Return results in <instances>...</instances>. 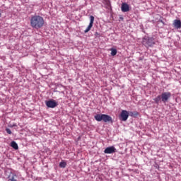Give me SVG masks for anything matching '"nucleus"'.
Segmentation results:
<instances>
[{"label":"nucleus","instance_id":"nucleus-1","mask_svg":"<svg viewBox=\"0 0 181 181\" xmlns=\"http://www.w3.org/2000/svg\"><path fill=\"white\" fill-rule=\"evenodd\" d=\"M30 22V26L33 29H40L45 26V19L40 16L35 15L31 16Z\"/></svg>","mask_w":181,"mask_h":181},{"label":"nucleus","instance_id":"nucleus-2","mask_svg":"<svg viewBox=\"0 0 181 181\" xmlns=\"http://www.w3.org/2000/svg\"><path fill=\"white\" fill-rule=\"evenodd\" d=\"M94 118L98 122H100V121L103 122H112V117L108 115L98 114L94 116Z\"/></svg>","mask_w":181,"mask_h":181},{"label":"nucleus","instance_id":"nucleus-3","mask_svg":"<svg viewBox=\"0 0 181 181\" xmlns=\"http://www.w3.org/2000/svg\"><path fill=\"white\" fill-rule=\"evenodd\" d=\"M142 43L146 47H152L155 45V40L152 37H144Z\"/></svg>","mask_w":181,"mask_h":181},{"label":"nucleus","instance_id":"nucleus-4","mask_svg":"<svg viewBox=\"0 0 181 181\" xmlns=\"http://www.w3.org/2000/svg\"><path fill=\"white\" fill-rule=\"evenodd\" d=\"M161 101L163 103H167L169 100V98L172 96L170 92H163L161 95Z\"/></svg>","mask_w":181,"mask_h":181},{"label":"nucleus","instance_id":"nucleus-5","mask_svg":"<svg viewBox=\"0 0 181 181\" xmlns=\"http://www.w3.org/2000/svg\"><path fill=\"white\" fill-rule=\"evenodd\" d=\"M45 105L48 108H56L59 104L54 100H50L45 101Z\"/></svg>","mask_w":181,"mask_h":181},{"label":"nucleus","instance_id":"nucleus-6","mask_svg":"<svg viewBox=\"0 0 181 181\" xmlns=\"http://www.w3.org/2000/svg\"><path fill=\"white\" fill-rule=\"evenodd\" d=\"M93 25H94V16H90V23L87 28L84 30V33H88L90 30H91V28H93Z\"/></svg>","mask_w":181,"mask_h":181},{"label":"nucleus","instance_id":"nucleus-7","mask_svg":"<svg viewBox=\"0 0 181 181\" xmlns=\"http://www.w3.org/2000/svg\"><path fill=\"white\" fill-rule=\"evenodd\" d=\"M115 152H117V148L114 146L107 147L104 151V153L107 154L115 153Z\"/></svg>","mask_w":181,"mask_h":181},{"label":"nucleus","instance_id":"nucleus-8","mask_svg":"<svg viewBox=\"0 0 181 181\" xmlns=\"http://www.w3.org/2000/svg\"><path fill=\"white\" fill-rule=\"evenodd\" d=\"M120 117L122 119V121H127L128 119V117H129V113L127 110H122Z\"/></svg>","mask_w":181,"mask_h":181},{"label":"nucleus","instance_id":"nucleus-9","mask_svg":"<svg viewBox=\"0 0 181 181\" xmlns=\"http://www.w3.org/2000/svg\"><path fill=\"white\" fill-rule=\"evenodd\" d=\"M173 26L175 29H180L181 28V21L180 20H175L173 22Z\"/></svg>","mask_w":181,"mask_h":181},{"label":"nucleus","instance_id":"nucleus-10","mask_svg":"<svg viewBox=\"0 0 181 181\" xmlns=\"http://www.w3.org/2000/svg\"><path fill=\"white\" fill-rule=\"evenodd\" d=\"M122 12H129V6L127 3H123L122 4Z\"/></svg>","mask_w":181,"mask_h":181},{"label":"nucleus","instance_id":"nucleus-11","mask_svg":"<svg viewBox=\"0 0 181 181\" xmlns=\"http://www.w3.org/2000/svg\"><path fill=\"white\" fill-rule=\"evenodd\" d=\"M16 174H13L12 173H11V175L8 176V180H11V181H18L16 180Z\"/></svg>","mask_w":181,"mask_h":181},{"label":"nucleus","instance_id":"nucleus-12","mask_svg":"<svg viewBox=\"0 0 181 181\" xmlns=\"http://www.w3.org/2000/svg\"><path fill=\"white\" fill-rule=\"evenodd\" d=\"M162 100V96L160 95H158L156 98L153 99L156 104H159L160 103V100Z\"/></svg>","mask_w":181,"mask_h":181},{"label":"nucleus","instance_id":"nucleus-13","mask_svg":"<svg viewBox=\"0 0 181 181\" xmlns=\"http://www.w3.org/2000/svg\"><path fill=\"white\" fill-rule=\"evenodd\" d=\"M11 146L13 148V149H18V144H16L15 141H11Z\"/></svg>","mask_w":181,"mask_h":181},{"label":"nucleus","instance_id":"nucleus-14","mask_svg":"<svg viewBox=\"0 0 181 181\" xmlns=\"http://www.w3.org/2000/svg\"><path fill=\"white\" fill-rule=\"evenodd\" d=\"M110 51H111V54L112 56H116L117 55V49L111 48Z\"/></svg>","mask_w":181,"mask_h":181},{"label":"nucleus","instance_id":"nucleus-15","mask_svg":"<svg viewBox=\"0 0 181 181\" xmlns=\"http://www.w3.org/2000/svg\"><path fill=\"white\" fill-rule=\"evenodd\" d=\"M66 165L67 163L64 161H62L61 163H59V168H66Z\"/></svg>","mask_w":181,"mask_h":181},{"label":"nucleus","instance_id":"nucleus-16","mask_svg":"<svg viewBox=\"0 0 181 181\" xmlns=\"http://www.w3.org/2000/svg\"><path fill=\"white\" fill-rule=\"evenodd\" d=\"M6 132H7V134H8L9 135H11V134H12V131H11V129H6Z\"/></svg>","mask_w":181,"mask_h":181}]
</instances>
